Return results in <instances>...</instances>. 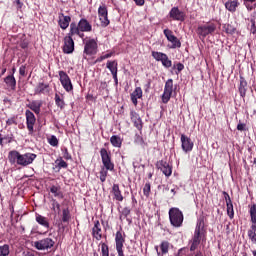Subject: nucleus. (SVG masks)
Segmentation results:
<instances>
[{"instance_id": "obj_1", "label": "nucleus", "mask_w": 256, "mask_h": 256, "mask_svg": "<svg viewBox=\"0 0 256 256\" xmlns=\"http://www.w3.org/2000/svg\"><path fill=\"white\" fill-rule=\"evenodd\" d=\"M206 239L207 231H205V219L199 218L196 223L194 235L190 241V251H197V249H199V245H201V241H205Z\"/></svg>"}, {"instance_id": "obj_2", "label": "nucleus", "mask_w": 256, "mask_h": 256, "mask_svg": "<svg viewBox=\"0 0 256 256\" xmlns=\"http://www.w3.org/2000/svg\"><path fill=\"white\" fill-rule=\"evenodd\" d=\"M100 156L102 159V165L99 174L101 183H105L107 181V175H109V171H115V163L111 160V152L107 151L106 148L100 149Z\"/></svg>"}, {"instance_id": "obj_3", "label": "nucleus", "mask_w": 256, "mask_h": 256, "mask_svg": "<svg viewBox=\"0 0 256 256\" xmlns=\"http://www.w3.org/2000/svg\"><path fill=\"white\" fill-rule=\"evenodd\" d=\"M84 51H83V59H87V57H93V55H97L99 51V45L97 44V39L89 38L88 40H84Z\"/></svg>"}, {"instance_id": "obj_4", "label": "nucleus", "mask_w": 256, "mask_h": 256, "mask_svg": "<svg viewBox=\"0 0 256 256\" xmlns=\"http://www.w3.org/2000/svg\"><path fill=\"white\" fill-rule=\"evenodd\" d=\"M217 31V24L214 22H207L206 24L198 26L196 33L200 39H205L208 35H213Z\"/></svg>"}, {"instance_id": "obj_5", "label": "nucleus", "mask_w": 256, "mask_h": 256, "mask_svg": "<svg viewBox=\"0 0 256 256\" xmlns=\"http://www.w3.org/2000/svg\"><path fill=\"white\" fill-rule=\"evenodd\" d=\"M169 219L173 227L179 228L183 226V221L185 218L183 216V212L179 210V208H171L169 210Z\"/></svg>"}, {"instance_id": "obj_6", "label": "nucleus", "mask_w": 256, "mask_h": 256, "mask_svg": "<svg viewBox=\"0 0 256 256\" xmlns=\"http://www.w3.org/2000/svg\"><path fill=\"white\" fill-rule=\"evenodd\" d=\"M34 247L38 251H49V249H53L55 247V240L53 238H43L41 240L34 242Z\"/></svg>"}, {"instance_id": "obj_7", "label": "nucleus", "mask_w": 256, "mask_h": 256, "mask_svg": "<svg viewBox=\"0 0 256 256\" xmlns=\"http://www.w3.org/2000/svg\"><path fill=\"white\" fill-rule=\"evenodd\" d=\"M25 117H26V126L28 129L29 135H33L35 133V124L37 123V118L35 117V114L31 110L25 111Z\"/></svg>"}, {"instance_id": "obj_8", "label": "nucleus", "mask_w": 256, "mask_h": 256, "mask_svg": "<svg viewBox=\"0 0 256 256\" xmlns=\"http://www.w3.org/2000/svg\"><path fill=\"white\" fill-rule=\"evenodd\" d=\"M59 81L63 87L67 91V93H70V91H73V83L71 82V78L68 74H66L65 71H59Z\"/></svg>"}, {"instance_id": "obj_9", "label": "nucleus", "mask_w": 256, "mask_h": 256, "mask_svg": "<svg viewBox=\"0 0 256 256\" xmlns=\"http://www.w3.org/2000/svg\"><path fill=\"white\" fill-rule=\"evenodd\" d=\"M37 159V154L35 153H25V154H20L19 160H18V165L21 167H27L33 163Z\"/></svg>"}, {"instance_id": "obj_10", "label": "nucleus", "mask_w": 256, "mask_h": 256, "mask_svg": "<svg viewBox=\"0 0 256 256\" xmlns=\"http://www.w3.org/2000/svg\"><path fill=\"white\" fill-rule=\"evenodd\" d=\"M171 95H173V79H168L165 83L164 92L162 94V102L169 103Z\"/></svg>"}, {"instance_id": "obj_11", "label": "nucleus", "mask_w": 256, "mask_h": 256, "mask_svg": "<svg viewBox=\"0 0 256 256\" xmlns=\"http://www.w3.org/2000/svg\"><path fill=\"white\" fill-rule=\"evenodd\" d=\"M169 17L173 21H181L183 23L187 17V14L185 11L180 10L179 7H173L169 12Z\"/></svg>"}, {"instance_id": "obj_12", "label": "nucleus", "mask_w": 256, "mask_h": 256, "mask_svg": "<svg viewBox=\"0 0 256 256\" xmlns=\"http://www.w3.org/2000/svg\"><path fill=\"white\" fill-rule=\"evenodd\" d=\"M75 51V41H73V36L68 33V35L64 38V46L63 53L69 55Z\"/></svg>"}, {"instance_id": "obj_13", "label": "nucleus", "mask_w": 256, "mask_h": 256, "mask_svg": "<svg viewBox=\"0 0 256 256\" xmlns=\"http://www.w3.org/2000/svg\"><path fill=\"white\" fill-rule=\"evenodd\" d=\"M164 35H165L166 39L172 44V49L181 48V41L177 39V36H174L172 30L165 29Z\"/></svg>"}, {"instance_id": "obj_14", "label": "nucleus", "mask_w": 256, "mask_h": 256, "mask_svg": "<svg viewBox=\"0 0 256 256\" xmlns=\"http://www.w3.org/2000/svg\"><path fill=\"white\" fill-rule=\"evenodd\" d=\"M116 251L118 256H125L123 253V245L125 244V237L121 231H117L115 235Z\"/></svg>"}, {"instance_id": "obj_15", "label": "nucleus", "mask_w": 256, "mask_h": 256, "mask_svg": "<svg viewBox=\"0 0 256 256\" xmlns=\"http://www.w3.org/2000/svg\"><path fill=\"white\" fill-rule=\"evenodd\" d=\"M180 141L182 143V150L185 153H190V151H193V147H194V143L191 140V138H189L188 136H186L185 134L181 135Z\"/></svg>"}, {"instance_id": "obj_16", "label": "nucleus", "mask_w": 256, "mask_h": 256, "mask_svg": "<svg viewBox=\"0 0 256 256\" xmlns=\"http://www.w3.org/2000/svg\"><path fill=\"white\" fill-rule=\"evenodd\" d=\"M130 119L138 131H143V120L135 110L130 111Z\"/></svg>"}, {"instance_id": "obj_17", "label": "nucleus", "mask_w": 256, "mask_h": 256, "mask_svg": "<svg viewBox=\"0 0 256 256\" xmlns=\"http://www.w3.org/2000/svg\"><path fill=\"white\" fill-rule=\"evenodd\" d=\"M92 237L93 239H96V241H101L103 239V229L101 228V222H99V220L94 221Z\"/></svg>"}, {"instance_id": "obj_18", "label": "nucleus", "mask_w": 256, "mask_h": 256, "mask_svg": "<svg viewBox=\"0 0 256 256\" xmlns=\"http://www.w3.org/2000/svg\"><path fill=\"white\" fill-rule=\"evenodd\" d=\"M77 29L85 33H91V31H93V26L91 25V23H89L87 19L82 18L78 22Z\"/></svg>"}, {"instance_id": "obj_19", "label": "nucleus", "mask_w": 256, "mask_h": 256, "mask_svg": "<svg viewBox=\"0 0 256 256\" xmlns=\"http://www.w3.org/2000/svg\"><path fill=\"white\" fill-rule=\"evenodd\" d=\"M130 99L135 107L139 104L138 99H143V89L136 87L135 90L130 94Z\"/></svg>"}, {"instance_id": "obj_20", "label": "nucleus", "mask_w": 256, "mask_h": 256, "mask_svg": "<svg viewBox=\"0 0 256 256\" xmlns=\"http://www.w3.org/2000/svg\"><path fill=\"white\" fill-rule=\"evenodd\" d=\"M71 23V16H65V14L60 13L59 14V20H58V25L60 28L65 31L69 27V24Z\"/></svg>"}, {"instance_id": "obj_21", "label": "nucleus", "mask_w": 256, "mask_h": 256, "mask_svg": "<svg viewBox=\"0 0 256 256\" xmlns=\"http://www.w3.org/2000/svg\"><path fill=\"white\" fill-rule=\"evenodd\" d=\"M41 107H43L42 101H32L27 105V108L35 113V115H39L41 113Z\"/></svg>"}, {"instance_id": "obj_22", "label": "nucleus", "mask_w": 256, "mask_h": 256, "mask_svg": "<svg viewBox=\"0 0 256 256\" xmlns=\"http://www.w3.org/2000/svg\"><path fill=\"white\" fill-rule=\"evenodd\" d=\"M249 213H250L252 225H251L250 230H248V231L256 232V204H253L250 207Z\"/></svg>"}, {"instance_id": "obj_23", "label": "nucleus", "mask_w": 256, "mask_h": 256, "mask_svg": "<svg viewBox=\"0 0 256 256\" xmlns=\"http://www.w3.org/2000/svg\"><path fill=\"white\" fill-rule=\"evenodd\" d=\"M21 153H19V151L17 150H12L8 153V161L11 165H15V163L17 165H19V157H20Z\"/></svg>"}, {"instance_id": "obj_24", "label": "nucleus", "mask_w": 256, "mask_h": 256, "mask_svg": "<svg viewBox=\"0 0 256 256\" xmlns=\"http://www.w3.org/2000/svg\"><path fill=\"white\" fill-rule=\"evenodd\" d=\"M69 34L73 37L74 35H78V37H80V39H83V37H85V34L83 31L78 30L77 29V23L72 22L70 24V31Z\"/></svg>"}, {"instance_id": "obj_25", "label": "nucleus", "mask_w": 256, "mask_h": 256, "mask_svg": "<svg viewBox=\"0 0 256 256\" xmlns=\"http://www.w3.org/2000/svg\"><path fill=\"white\" fill-rule=\"evenodd\" d=\"M111 193L114 195L115 201H123V194L119 188V184H113Z\"/></svg>"}, {"instance_id": "obj_26", "label": "nucleus", "mask_w": 256, "mask_h": 256, "mask_svg": "<svg viewBox=\"0 0 256 256\" xmlns=\"http://www.w3.org/2000/svg\"><path fill=\"white\" fill-rule=\"evenodd\" d=\"M238 91L240 93V96L242 97H245L247 95V80H245V77L243 76H240Z\"/></svg>"}, {"instance_id": "obj_27", "label": "nucleus", "mask_w": 256, "mask_h": 256, "mask_svg": "<svg viewBox=\"0 0 256 256\" xmlns=\"http://www.w3.org/2000/svg\"><path fill=\"white\" fill-rule=\"evenodd\" d=\"M225 7L227 11H230V13H235V11H237V7H239V0H228L225 3Z\"/></svg>"}, {"instance_id": "obj_28", "label": "nucleus", "mask_w": 256, "mask_h": 256, "mask_svg": "<svg viewBox=\"0 0 256 256\" xmlns=\"http://www.w3.org/2000/svg\"><path fill=\"white\" fill-rule=\"evenodd\" d=\"M4 82L12 91H15L17 89V80L15 79V76L13 75H8L5 79Z\"/></svg>"}, {"instance_id": "obj_29", "label": "nucleus", "mask_w": 256, "mask_h": 256, "mask_svg": "<svg viewBox=\"0 0 256 256\" xmlns=\"http://www.w3.org/2000/svg\"><path fill=\"white\" fill-rule=\"evenodd\" d=\"M50 193H53L54 197H57V199L65 198L63 191H61V186L52 185L50 187Z\"/></svg>"}, {"instance_id": "obj_30", "label": "nucleus", "mask_w": 256, "mask_h": 256, "mask_svg": "<svg viewBox=\"0 0 256 256\" xmlns=\"http://www.w3.org/2000/svg\"><path fill=\"white\" fill-rule=\"evenodd\" d=\"M36 222L38 225H41L45 229H49L50 227L49 219H47V217L42 216L40 214H36Z\"/></svg>"}, {"instance_id": "obj_31", "label": "nucleus", "mask_w": 256, "mask_h": 256, "mask_svg": "<svg viewBox=\"0 0 256 256\" xmlns=\"http://www.w3.org/2000/svg\"><path fill=\"white\" fill-rule=\"evenodd\" d=\"M110 143H111L112 147L121 149V145H123V140L121 139V136L113 135L110 137Z\"/></svg>"}, {"instance_id": "obj_32", "label": "nucleus", "mask_w": 256, "mask_h": 256, "mask_svg": "<svg viewBox=\"0 0 256 256\" xmlns=\"http://www.w3.org/2000/svg\"><path fill=\"white\" fill-rule=\"evenodd\" d=\"M161 63L165 69H171L173 67V61L165 53H161Z\"/></svg>"}, {"instance_id": "obj_33", "label": "nucleus", "mask_w": 256, "mask_h": 256, "mask_svg": "<svg viewBox=\"0 0 256 256\" xmlns=\"http://www.w3.org/2000/svg\"><path fill=\"white\" fill-rule=\"evenodd\" d=\"M106 67H107V69H109L111 75L118 73V71H119L118 70L119 64L117 63V60L108 61L106 63Z\"/></svg>"}, {"instance_id": "obj_34", "label": "nucleus", "mask_w": 256, "mask_h": 256, "mask_svg": "<svg viewBox=\"0 0 256 256\" xmlns=\"http://www.w3.org/2000/svg\"><path fill=\"white\" fill-rule=\"evenodd\" d=\"M48 89H49V84L40 82V83H38V85L35 88V93L37 95H41V94L47 93Z\"/></svg>"}, {"instance_id": "obj_35", "label": "nucleus", "mask_w": 256, "mask_h": 256, "mask_svg": "<svg viewBox=\"0 0 256 256\" xmlns=\"http://www.w3.org/2000/svg\"><path fill=\"white\" fill-rule=\"evenodd\" d=\"M54 101H55L56 107H58L59 109H65V100L63 99V96L56 93L54 97Z\"/></svg>"}, {"instance_id": "obj_36", "label": "nucleus", "mask_w": 256, "mask_h": 256, "mask_svg": "<svg viewBox=\"0 0 256 256\" xmlns=\"http://www.w3.org/2000/svg\"><path fill=\"white\" fill-rule=\"evenodd\" d=\"M56 169H58V171H61V169H67L69 167V164H67V162H65V160H63V157H59L56 161Z\"/></svg>"}, {"instance_id": "obj_37", "label": "nucleus", "mask_w": 256, "mask_h": 256, "mask_svg": "<svg viewBox=\"0 0 256 256\" xmlns=\"http://www.w3.org/2000/svg\"><path fill=\"white\" fill-rule=\"evenodd\" d=\"M243 4L247 11H253L256 8V0H243Z\"/></svg>"}, {"instance_id": "obj_38", "label": "nucleus", "mask_w": 256, "mask_h": 256, "mask_svg": "<svg viewBox=\"0 0 256 256\" xmlns=\"http://www.w3.org/2000/svg\"><path fill=\"white\" fill-rule=\"evenodd\" d=\"M161 171L166 177H170V175L173 173V168L169 164L165 163L162 166Z\"/></svg>"}, {"instance_id": "obj_39", "label": "nucleus", "mask_w": 256, "mask_h": 256, "mask_svg": "<svg viewBox=\"0 0 256 256\" xmlns=\"http://www.w3.org/2000/svg\"><path fill=\"white\" fill-rule=\"evenodd\" d=\"M99 21H100L101 27H104V28L109 27V25L111 24V21L109 20V15L100 16Z\"/></svg>"}, {"instance_id": "obj_40", "label": "nucleus", "mask_w": 256, "mask_h": 256, "mask_svg": "<svg viewBox=\"0 0 256 256\" xmlns=\"http://www.w3.org/2000/svg\"><path fill=\"white\" fill-rule=\"evenodd\" d=\"M69 219H71V212H69V208H65L62 210V222L68 223Z\"/></svg>"}, {"instance_id": "obj_41", "label": "nucleus", "mask_w": 256, "mask_h": 256, "mask_svg": "<svg viewBox=\"0 0 256 256\" xmlns=\"http://www.w3.org/2000/svg\"><path fill=\"white\" fill-rule=\"evenodd\" d=\"M223 29L228 35H233L237 31V29L231 24H224Z\"/></svg>"}, {"instance_id": "obj_42", "label": "nucleus", "mask_w": 256, "mask_h": 256, "mask_svg": "<svg viewBox=\"0 0 256 256\" xmlns=\"http://www.w3.org/2000/svg\"><path fill=\"white\" fill-rule=\"evenodd\" d=\"M106 15H109V11L107 10V6L103 4L98 8V17H104Z\"/></svg>"}, {"instance_id": "obj_43", "label": "nucleus", "mask_w": 256, "mask_h": 256, "mask_svg": "<svg viewBox=\"0 0 256 256\" xmlns=\"http://www.w3.org/2000/svg\"><path fill=\"white\" fill-rule=\"evenodd\" d=\"M171 247V243L168 241H163L161 243V253L162 255H165L166 253H169V248Z\"/></svg>"}, {"instance_id": "obj_44", "label": "nucleus", "mask_w": 256, "mask_h": 256, "mask_svg": "<svg viewBox=\"0 0 256 256\" xmlns=\"http://www.w3.org/2000/svg\"><path fill=\"white\" fill-rule=\"evenodd\" d=\"M100 247H101V255L109 256V245H107V243L105 242H101Z\"/></svg>"}, {"instance_id": "obj_45", "label": "nucleus", "mask_w": 256, "mask_h": 256, "mask_svg": "<svg viewBox=\"0 0 256 256\" xmlns=\"http://www.w3.org/2000/svg\"><path fill=\"white\" fill-rule=\"evenodd\" d=\"M226 207H227L228 217L233 219L235 217V211L233 210V202H230V203L226 204Z\"/></svg>"}, {"instance_id": "obj_46", "label": "nucleus", "mask_w": 256, "mask_h": 256, "mask_svg": "<svg viewBox=\"0 0 256 256\" xmlns=\"http://www.w3.org/2000/svg\"><path fill=\"white\" fill-rule=\"evenodd\" d=\"M9 253V245L4 244L3 246H0V256H8Z\"/></svg>"}, {"instance_id": "obj_47", "label": "nucleus", "mask_w": 256, "mask_h": 256, "mask_svg": "<svg viewBox=\"0 0 256 256\" xmlns=\"http://www.w3.org/2000/svg\"><path fill=\"white\" fill-rule=\"evenodd\" d=\"M52 210L55 212V213H58L60 214L61 213V204H59L57 202V200H52Z\"/></svg>"}, {"instance_id": "obj_48", "label": "nucleus", "mask_w": 256, "mask_h": 256, "mask_svg": "<svg viewBox=\"0 0 256 256\" xmlns=\"http://www.w3.org/2000/svg\"><path fill=\"white\" fill-rule=\"evenodd\" d=\"M113 55H114V52H109L105 55H102L96 59L95 63H101L102 61H105V59H109L113 57Z\"/></svg>"}, {"instance_id": "obj_49", "label": "nucleus", "mask_w": 256, "mask_h": 256, "mask_svg": "<svg viewBox=\"0 0 256 256\" xmlns=\"http://www.w3.org/2000/svg\"><path fill=\"white\" fill-rule=\"evenodd\" d=\"M129 215H131V208L130 207H124L122 209V214L120 216V219H127V217H129Z\"/></svg>"}, {"instance_id": "obj_50", "label": "nucleus", "mask_w": 256, "mask_h": 256, "mask_svg": "<svg viewBox=\"0 0 256 256\" xmlns=\"http://www.w3.org/2000/svg\"><path fill=\"white\" fill-rule=\"evenodd\" d=\"M134 142L136 143V145H141V147L145 145V140H143V136L139 134L135 135Z\"/></svg>"}, {"instance_id": "obj_51", "label": "nucleus", "mask_w": 256, "mask_h": 256, "mask_svg": "<svg viewBox=\"0 0 256 256\" xmlns=\"http://www.w3.org/2000/svg\"><path fill=\"white\" fill-rule=\"evenodd\" d=\"M49 145L52 147H57L59 145V140L57 139V136L52 135L50 139L48 140Z\"/></svg>"}, {"instance_id": "obj_52", "label": "nucleus", "mask_w": 256, "mask_h": 256, "mask_svg": "<svg viewBox=\"0 0 256 256\" xmlns=\"http://www.w3.org/2000/svg\"><path fill=\"white\" fill-rule=\"evenodd\" d=\"M9 144V143H13V134H8L5 135L4 137H2V144Z\"/></svg>"}, {"instance_id": "obj_53", "label": "nucleus", "mask_w": 256, "mask_h": 256, "mask_svg": "<svg viewBox=\"0 0 256 256\" xmlns=\"http://www.w3.org/2000/svg\"><path fill=\"white\" fill-rule=\"evenodd\" d=\"M62 153H63V159H65V161H71V159H73V157L69 153V149L67 148L62 149Z\"/></svg>"}, {"instance_id": "obj_54", "label": "nucleus", "mask_w": 256, "mask_h": 256, "mask_svg": "<svg viewBox=\"0 0 256 256\" xmlns=\"http://www.w3.org/2000/svg\"><path fill=\"white\" fill-rule=\"evenodd\" d=\"M149 193H151V184L146 183L143 188V194L145 197H149Z\"/></svg>"}, {"instance_id": "obj_55", "label": "nucleus", "mask_w": 256, "mask_h": 256, "mask_svg": "<svg viewBox=\"0 0 256 256\" xmlns=\"http://www.w3.org/2000/svg\"><path fill=\"white\" fill-rule=\"evenodd\" d=\"M6 125H17V117L13 116L6 121Z\"/></svg>"}, {"instance_id": "obj_56", "label": "nucleus", "mask_w": 256, "mask_h": 256, "mask_svg": "<svg viewBox=\"0 0 256 256\" xmlns=\"http://www.w3.org/2000/svg\"><path fill=\"white\" fill-rule=\"evenodd\" d=\"M26 69H27L26 65L20 66V68H19V75H21V77H26L27 76Z\"/></svg>"}, {"instance_id": "obj_57", "label": "nucleus", "mask_w": 256, "mask_h": 256, "mask_svg": "<svg viewBox=\"0 0 256 256\" xmlns=\"http://www.w3.org/2000/svg\"><path fill=\"white\" fill-rule=\"evenodd\" d=\"M248 237L252 243H256V232H252L248 230Z\"/></svg>"}, {"instance_id": "obj_58", "label": "nucleus", "mask_w": 256, "mask_h": 256, "mask_svg": "<svg viewBox=\"0 0 256 256\" xmlns=\"http://www.w3.org/2000/svg\"><path fill=\"white\" fill-rule=\"evenodd\" d=\"M176 69H177L176 75H179V73H181V71H183V69H185V65H183V63H181V62H178L176 64Z\"/></svg>"}, {"instance_id": "obj_59", "label": "nucleus", "mask_w": 256, "mask_h": 256, "mask_svg": "<svg viewBox=\"0 0 256 256\" xmlns=\"http://www.w3.org/2000/svg\"><path fill=\"white\" fill-rule=\"evenodd\" d=\"M19 46L21 47V49H27V47H29V42L24 39L19 43Z\"/></svg>"}, {"instance_id": "obj_60", "label": "nucleus", "mask_w": 256, "mask_h": 256, "mask_svg": "<svg viewBox=\"0 0 256 256\" xmlns=\"http://www.w3.org/2000/svg\"><path fill=\"white\" fill-rule=\"evenodd\" d=\"M222 193L224 195V199L226 201V204L233 203V201H231V196H229V193H227L226 191H223Z\"/></svg>"}, {"instance_id": "obj_61", "label": "nucleus", "mask_w": 256, "mask_h": 256, "mask_svg": "<svg viewBox=\"0 0 256 256\" xmlns=\"http://www.w3.org/2000/svg\"><path fill=\"white\" fill-rule=\"evenodd\" d=\"M250 33L255 35L256 33V25H255V20H251V28H250Z\"/></svg>"}, {"instance_id": "obj_62", "label": "nucleus", "mask_w": 256, "mask_h": 256, "mask_svg": "<svg viewBox=\"0 0 256 256\" xmlns=\"http://www.w3.org/2000/svg\"><path fill=\"white\" fill-rule=\"evenodd\" d=\"M152 57L156 59V61L161 60V54L159 52H152Z\"/></svg>"}, {"instance_id": "obj_63", "label": "nucleus", "mask_w": 256, "mask_h": 256, "mask_svg": "<svg viewBox=\"0 0 256 256\" xmlns=\"http://www.w3.org/2000/svg\"><path fill=\"white\" fill-rule=\"evenodd\" d=\"M245 127H247L246 124H244V123H239V124L237 125V130H238V131H245Z\"/></svg>"}, {"instance_id": "obj_64", "label": "nucleus", "mask_w": 256, "mask_h": 256, "mask_svg": "<svg viewBox=\"0 0 256 256\" xmlns=\"http://www.w3.org/2000/svg\"><path fill=\"white\" fill-rule=\"evenodd\" d=\"M112 77H113L115 85L117 87V85H119V78L117 77V72L112 74Z\"/></svg>"}]
</instances>
